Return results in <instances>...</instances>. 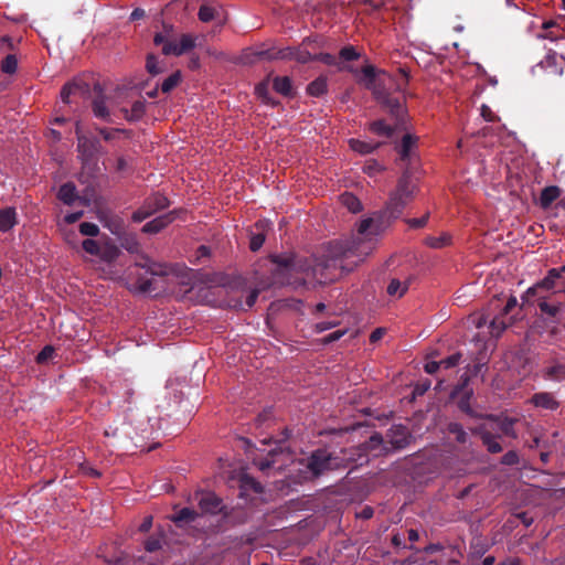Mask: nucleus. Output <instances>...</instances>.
Wrapping results in <instances>:
<instances>
[{
    "label": "nucleus",
    "mask_w": 565,
    "mask_h": 565,
    "mask_svg": "<svg viewBox=\"0 0 565 565\" xmlns=\"http://www.w3.org/2000/svg\"><path fill=\"white\" fill-rule=\"evenodd\" d=\"M371 253V242H330L320 258L307 259L306 274L299 278V284H306L308 280L331 284L353 271Z\"/></svg>",
    "instance_id": "f257e3e1"
},
{
    "label": "nucleus",
    "mask_w": 565,
    "mask_h": 565,
    "mask_svg": "<svg viewBox=\"0 0 565 565\" xmlns=\"http://www.w3.org/2000/svg\"><path fill=\"white\" fill-rule=\"evenodd\" d=\"M416 185L407 175H403L397 183L395 191L386 203V210L392 217H398L404 207L414 200Z\"/></svg>",
    "instance_id": "f03ea898"
},
{
    "label": "nucleus",
    "mask_w": 565,
    "mask_h": 565,
    "mask_svg": "<svg viewBox=\"0 0 565 565\" xmlns=\"http://www.w3.org/2000/svg\"><path fill=\"white\" fill-rule=\"evenodd\" d=\"M253 58L249 60V62L260 61V60H295L299 63H308L311 61H315L316 54H312L308 50V44L303 43L299 47H287L284 50L278 51H259L252 53Z\"/></svg>",
    "instance_id": "7ed1b4c3"
},
{
    "label": "nucleus",
    "mask_w": 565,
    "mask_h": 565,
    "mask_svg": "<svg viewBox=\"0 0 565 565\" xmlns=\"http://www.w3.org/2000/svg\"><path fill=\"white\" fill-rule=\"evenodd\" d=\"M565 290V265L558 268H552L547 271V275L534 286L530 287L525 297L530 298V296H536L540 292L551 291V290Z\"/></svg>",
    "instance_id": "20e7f679"
},
{
    "label": "nucleus",
    "mask_w": 565,
    "mask_h": 565,
    "mask_svg": "<svg viewBox=\"0 0 565 565\" xmlns=\"http://www.w3.org/2000/svg\"><path fill=\"white\" fill-rule=\"evenodd\" d=\"M270 259L278 266L279 273L288 277L289 282L299 284L296 279L306 274L307 258L296 259L292 255H275Z\"/></svg>",
    "instance_id": "39448f33"
},
{
    "label": "nucleus",
    "mask_w": 565,
    "mask_h": 565,
    "mask_svg": "<svg viewBox=\"0 0 565 565\" xmlns=\"http://www.w3.org/2000/svg\"><path fill=\"white\" fill-rule=\"evenodd\" d=\"M169 206V200L167 196L160 193H156L146 199L143 205L134 213L132 220L141 222L149 217L159 210H163Z\"/></svg>",
    "instance_id": "423d86ee"
},
{
    "label": "nucleus",
    "mask_w": 565,
    "mask_h": 565,
    "mask_svg": "<svg viewBox=\"0 0 565 565\" xmlns=\"http://www.w3.org/2000/svg\"><path fill=\"white\" fill-rule=\"evenodd\" d=\"M333 458L327 450L318 449L312 452L310 458L308 459V469L315 477H319L326 471L332 470L335 468Z\"/></svg>",
    "instance_id": "0eeeda50"
},
{
    "label": "nucleus",
    "mask_w": 565,
    "mask_h": 565,
    "mask_svg": "<svg viewBox=\"0 0 565 565\" xmlns=\"http://www.w3.org/2000/svg\"><path fill=\"white\" fill-rule=\"evenodd\" d=\"M196 36L192 34H182L179 41L166 42L162 47V53L164 55H175L180 56L184 53H188L192 49L195 47Z\"/></svg>",
    "instance_id": "6e6552de"
},
{
    "label": "nucleus",
    "mask_w": 565,
    "mask_h": 565,
    "mask_svg": "<svg viewBox=\"0 0 565 565\" xmlns=\"http://www.w3.org/2000/svg\"><path fill=\"white\" fill-rule=\"evenodd\" d=\"M100 148L97 139H89L85 136H78L77 152L83 163H88L95 159Z\"/></svg>",
    "instance_id": "1a4fd4ad"
},
{
    "label": "nucleus",
    "mask_w": 565,
    "mask_h": 565,
    "mask_svg": "<svg viewBox=\"0 0 565 565\" xmlns=\"http://www.w3.org/2000/svg\"><path fill=\"white\" fill-rule=\"evenodd\" d=\"M199 508L202 513L216 514L222 510V500L213 492H201Z\"/></svg>",
    "instance_id": "9d476101"
},
{
    "label": "nucleus",
    "mask_w": 565,
    "mask_h": 565,
    "mask_svg": "<svg viewBox=\"0 0 565 565\" xmlns=\"http://www.w3.org/2000/svg\"><path fill=\"white\" fill-rule=\"evenodd\" d=\"M178 213L179 211L175 210L151 220L143 225L142 232L149 234L159 233L175 220Z\"/></svg>",
    "instance_id": "9b49d317"
},
{
    "label": "nucleus",
    "mask_w": 565,
    "mask_h": 565,
    "mask_svg": "<svg viewBox=\"0 0 565 565\" xmlns=\"http://www.w3.org/2000/svg\"><path fill=\"white\" fill-rule=\"evenodd\" d=\"M386 437L393 448L399 449L407 446L409 433L405 426L397 425L388 429Z\"/></svg>",
    "instance_id": "f8f14e48"
},
{
    "label": "nucleus",
    "mask_w": 565,
    "mask_h": 565,
    "mask_svg": "<svg viewBox=\"0 0 565 565\" xmlns=\"http://www.w3.org/2000/svg\"><path fill=\"white\" fill-rule=\"evenodd\" d=\"M374 96L377 102L384 105L393 115H399L402 111V103L397 98L391 97L386 92L374 87Z\"/></svg>",
    "instance_id": "ddd939ff"
},
{
    "label": "nucleus",
    "mask_w": 565,
    "mask_h": 565,
    "mask_svg": "<svg viewBox=\"0 0 565 565\" xmlns=\"http://www.w3.org/2000/svg\"><path fill=\"white\" fill-rule=\"evenodd\" d=\"M363 450L366 454H372L373 456H380L387 451L386 446H384V440L379 433H374L369 440H366L362 445Z\"/></svg>",
    "instance_id": "4468645a"
},
{
    "label": "nucleus",
    "mask_w": 565,
    "mask_h": 565,
    "mask_svg": "<svg viewBox=\"0 0 565 565\" xmlns=\"http://www.w3.org/2000/svg\"><path fill=\"white\" fill-rule=\"evenodd\" d=\"M531 402L534 406L555 411L558 408L559 403L555 399L554 395L548 392L536 393L532 396Z\"/></svg>",
    "instance_id": "2eb2a0df"
},
{
    "label": "nucleus",
    "mask_w": 565,
    "mask_h": 565,
    "mask_svg": "<svg viewBox=\"0 0 565 565\" xmlns=\"http://www.w3.org/2000/svg\"><path fill=\"white\" fill-rule=\"evenodd\" d=\"M535 297L537 306L543 315H546L550 318H555L558 313H561V303L550 302L543 292H540Z\"/></svg>",
    "instance_id": "dca6fc26"
},
{
    "label": "nucleus",
    "mask_w": 565,
    "mask_h": 565,
    "mask_svg": "<svg viewBox=\"0 0 565 565\" xmlns=\"http://www.w3.org/2000/svg\"><path fill=\"white\" fill-rule=\"evenodd\" d=\"M87 92V86L78 83H66L61 89V98L64 103L70 104L72 96L83 97Z\"/></svg>",
    "instance_id": "f3484780"
},
{
    "label": "nucleus",
    "mask_w": 565,
    "mask_h": 565,
    "mask_svg": "<svg viewBox=\"0 0 565 565\" xmlns=\"http://www.w3.org/2000/svg\"><path fill=\"white\" fill-rule=\"evenodd\" d=\"M561 194L562 189L558 188L557 185H550L544 188L540 194L541 207L544 210L548 209L554 201L559 199Z\"/></svg>",
    "instance_id": "a211bd4d"
},
{
    "label": "nucleus",
    "mask_w": 565,
    "mask_h": 565,
    "mask_svg": "<svg viewBox=\"0 0 565 565\" xmlns=\"http://www.w3.org/2000/svg\"><path fill=\"white\" fill-rule=\"evenodd\" d=\"M479 435L482 444L486 446L490 454H499L503 450L501 444L499 443V436L484 429H481Z\"/></svg>",
    "instance_id": "6ab92c4d"
},
{
    "label": "nucleus",
    "mask_w": 565,
    "mask_h": 565,
    "mask_svg": "<svg viewBox=\"0 0 565 565\" xmlns=\"http://www.w3.org/2000/svg\"><path fill=\"white\" fill-rule=\"evenodd\" d=\"M239 490H241L239 495L245 497L250 491L254 493H262L263 487L253 477H250L248 475H242L239 478Z\"/></svg>",
    "instance_id": "aec40b11"
},
{
    "label": "nucleus",
    "mask_w": 565,
    "mask_h": 565,
    "mask_svg": "<svg viewBox=\"0 0 565 565\" xmlns=\"http://www.w3.org/2000/svg\"><path fill=\"white\" fill-rule=\"evenodd\" d=\"M120 111L126 120L137 121L141 119L146 113V102L145 99H138L132 104L131 109L121 108Z\"/></svg>",
    "instance_id": "412c9836"
},
{
    "label": "nucleus",
    "mask_w": 565,
    "mask_h": 565,
    "mask_svg": "<svg viewBox=\"0 0 565 565\" xmlns=\"http://www.w3.org/2000/svg\"><path fill=\"white\" fill-rule=\"evenodd\" d=\"M373 224L372 218H365L361 221V223L358 226V234L355 237H353L351 241L342 242L343 244H351L353 242H371L372 243V250L374 249V241L373 238L367 234V231L371 228Z\"/></svg>",
    "instance_id": "4be33fe9"
},
{
    "label": "nucleus",
    "mask_w": 565,
    "mask_h": 565,
    "mask_svg": "<svg viewBox=\"0 0 565 565\" xmlns=\"http://www.w3.org/2000/svg\"><path fill=\"white\" fill-rule=\"evenodd\" d=\"M273 88L276 93L286 96V97H292L294 96V89H292V82L290 77L288 76H276L273 78Z\"/></svg>",
    "instance_id": "5701e85b"
},
{
    "label": "nucleus",
    "mask_w": 565,
    "mask_h": 565,
    "mask_svg": "<svg viewBox=\"0 0 565 565\" xmlns=\"http://www.w3.org/2000/svg\"><path fill=\"white\" fill-rule=\"evenodd\" d=\"M513 323L512 319L510 318L509 320H507V316H504L503 313H499L495 317H493L491 320H490V333L491 335L493 337H500L502 334V332Z\"/></svg>",
    "instance_id": "b1692460"
},
{
    "label": "nucleus",
    "mask_w": 565,
    "mask_h": 565,
    "mask_svg": "<svg viewBox=\"0 0 565 565\" xmlns=\"http://www.w3.org/2000/svg\"><path fill=\"white\" fill-rule=\"evenodd\" d=\"M255 227L260 232L253 234L250 237L249 248L253 252L258 250L265 243V231L269 227V223L267 221H259L255 224Z\"/></svg>",
    "instance_id": "393cba45"
},
{
    "label": "nucleus",
    "mask_w": 565,
    "mask_h": 565,
    "mask_svg": "<svg viewBox=\"0 0 565 565\" xmlns=\"http://www.w3.org/2000/svg\"><path fill=\"white\" fill-rule=\"evenodd\" d=\"M19 64V51H12L2 57L0 70L3 74L12 75L17 72Z\"/></svg>",
    "instance_id": "a878e982"
},
{
    "label": "nucleus",
    "mask_w": 565,
    "mask_h": 565,
    "mask_svg": "<svg viewBox=\"0 0 565 565\" xmlns=\"http://www.w3.org/2000/svg\"><path fill=\"white\" fill-rule=\"evenodd\" d=\"M306 92L312 97H320L324 95L328 92V78L326 76L317 77L308 84Z\"/></svg>",
    "instance_id": "bb28decb"
},
{
    "label": "nucleus",
    "mask_w": 565,
    "mask_h": 565,
    "mask_svg": "<svg viewBox=\"0 0 565 565\" xmlns=\"http://www.w3.org/2000/svg\"><path fill=\"white\" fill-rule=\"evenodd\" d=\"M17 224V213L13 207L0 210V232H8Z\"/></svg>",
    "instance_id": "cd10ccee"
},
{
    "label": "nucleus",
    "mask_w": 565,
    "mask_h": 565,
    "mask_svg": "<svg viewBox=\"0 0 565 565\" xmlns=\"http://www.w3.org/2000/svg\"><path fill=\"white\" fill-rule=\"evenodd\" d=\"M269 82H270V77L267 76L263 82L258 83L255 87V94L266 105L276 106V105H278V102L274 100L269 94Z\"/></svg>",
    "instance_id": "c85d7f7f"
},
{
    "label": "nucleus",
    "mask_w": 565,
    "mask_h": 565,
    "mask_svg": "<svg viewBox=\"0 0 565 565\" xmlns=\"http://www.w3.org/2000/svg\"><path fill=\"white\" fill-rule=\"evenodd\" d=\"M57 198L66 205L73 204L77 198L76 188L74 183L67 182L61 185L57 193Z\"/></svg>",
    "instance_id": "c756f323"
},
{
    "label": "nucleus",
    "mask_w": 565,
    "mask_h": 565,
    "mask_svg": "<svg viewBox=\"0 0 565 565\" xmlns=\"http://www.w3.org/2000/svg\"><path fill=\"white\" fill-rule=\"evenodd\" d=\"M339 200L352 213H359L363 209L361 201L353 193L344 192L339 196Z\"/></svg>",
    "instance_id": "7c9ffc66"
},
{
    "label": "nucleus",
    "mask_w": 565,
    "mask_h": 565,
    "mask_svg": "<svg viewBox=\"0 0 565 565\" xmlns=\"http://www.w3.org/2000/svg\"><path fill=\"white\" fill-rule=\"evenodd\" d=\"M20 40L9 35H0V57L6 56L12 51H19Z\"/></svg>",
    "instance_id": "2f4dec72"
},
{
    "label": "nucleus",
    "mask_w": 565,
    "mask_h": 565,
    "mask_svg": "<svg viewBox=\"0 0 565 565\" xmlns=\"http://www.w3.org/2000/svg\"><path fill=\"white\" fill-rule=\"evenodd\" d=\"M425 244L430 248H444L451 244V235L441 233L437 236H428L425 238Z\"/></svg>",
    "instance_id": "473e14b6"
},
{
    "label": "nucleus",
    "mask_w": 565,
    "mask_h": 565,
    "mask_svg": "<svg viewBox=\"0 0 565 565\" xmlns=\"http://www.w3.org/2000/svg\"><path fill=\"white\" fill-rule=\"evenodd\" d=\"M543 376L547 380L562 381L565 380V364L556 363L543 371Z\"/></svg>",
    "instance_id": "72a5a7b5"
},
{
    "label": "nucleus",
    "mask_w": 565,
    "mask_h": 565,
    "mask_svg": "<svg viewBox=\"0 0 565 565\" xmlns=\"http://www.w3.org/2000/svg\"><path fill=\"white\" fill-rule=\"evenodd\" d=\"M198 512L190 508H183L170 518L172 522L179 524L181 522H192L198 518Z\"/></svg>",
    "instance_id": "f704fd0d"
},
{
    "label": "nucleus",
    "mask_w": 565,
    "mask_h": 565,
    "mask_svg": "<svg viewBox=\"0 0 565 565\" xmlns=\"http://www.w3.org/2000/svg\"><path fill=\"white\" fill-rule=\"evenodd\" d=\"M349 145L353 151L359 152L361 154L371 153L373 150H375L380 146V143H370V142L361 141L359 139H350Z\"/></svg>",
    "instance_id": "c9c22d12"
},
{
    "label": "nucleus",
    "mask_w": 565,
    "mask_h": 565,
    "mask_svg": "<svg viewBox=\"0 0 565 565\" xmlns=\"http://www.w3.org/2000/svg\"><path fill=\"white\" fill-rule=\"evenodd\" d=\"M93 113L96 117L108 120L109 111L106 106V100L103 96L96 97L92 104Z\"/></svg>",
    "instance_id": "e433bc0d"
},
{
    "label": "nucleus",
    "mask_w": 565,
    "mask_h": 565,
    "mask_svg": "<svg viewBox=\"0 0 565 565\" xmlns=\"http://www.w3.org/2000/svg\"><path fill=\"white\" fill-rule=\"evenodd\" d=\"M119 254H120V250L116 245L107 244L103 248H100L98 256L103 260L110 263V262L117 259Z\"/></svg>",
    "instance_id": "4c0bfd02"
},
{
    "label": "nucleus",
    "mask_w": 565,
    "mask_h": 565,
    "mask_svg": "<svg viewBox=\"0 0 565 565\" xmlns=\"http://www.w3.org/2000/svg\"><path fill=\"white\" fill-rule=\"evenodd\" d=\"M369 129L379 136L390 137L392 136L394 129L388 126L384 120H376L370 124Z\"/></svg>",
    "instance_id": "58836bf2"
},
{
    "label": "nucleus",
    "mask_w": 565,
    "mask_h": 565,
    "mask_svg": "<svg viewBox=\"0 0 565 565\" xmlns=\"http://www.w3.org/2000/svg\"><path fill=\"white\" fill-rule=\"evenodd\" d=\"M407 289H408L407 284H405V282L403 284L398 279H392L387 286V294L390 296H393V297L397 296L398 298H401L405 295Z\"/></svg>",
    "instance_id": "ea45409f"
},
{
    "label": "nucleus",
    "mask_w": 565,
    "mask_h": 565,
    "mask_svg": "<svg viewBox=\"0 0 565 565\" xmlns=\"http://www.w3.org/2000/svg\"><path fill=\"white\" fill-rule=\"evenodd\" d=\"M181 79H182V75H181L180 71L172 73L170 76H168L163 81V83L161 85V90L163 93H169L170 90H172L174 87H177L181 83Z\"/></svg>",
    "instance_id": "a19ab883"
},
{
    "label": "nucleus",
    "mask_w": 565,
    "mask_h": 565,
    "mask_svg": "<svg viewBox=\"0 0 565 565\" xmlns=\"http://www.w3.org/2000/svg\"><path fill=\"white\" fill-rule=\"evenodd\" d=\"M447 430L449 434L455 435V438L458 443L465 444L467 441L468 435L460 424L449 423L447 426Z\"/></svg>",
    "instance_id": "79ce46f5"
},
{
    "label": "nucleus",
    "mask_w": 565,
    "mask_h": 565,
    "mask_svg": "<svg viewBox=\"0 0 565 565\" xmlns=\"http://www.w3.org/2000/svg\"><path fill=\"white\" fill-rule=\"evenodd\" d=\"M515 422H516L515 419L509 418V417H505L504 419L499 420V428H500L501 433L505 436L516 438L518 435L514 429Z\"/></svg>",
    "instance_id": "37998d69"
},
{
    "label": "nucleus",
    "mask_w": 565,
    "mask_h": 565,
    "mask_svg": "<svg viewBox=\"0 0 565 565\" xmlns=\"http://www.w3.org/2000/svg\"><path fill=\"white\" fill-rule=\"evenodd\" d=\"M216 13L217 11L215 8L207 4H202L199 9L198 17L202 22H210L215 19Z\"/></svg>",
    "instance_id": "c03bdc74"
},
{
    "label": "nucleus",
    "mask_w": 565,
    "mask_h": 565,
    "mask_svg": "<svg viewBox=\"0 0 565 565\" xmlns=\"http://www.w3.org/2000/svg\"><path fill=\"white\" fill-rule=\"evenodd\" d=\"M360 56L361 54L352 45L344 46L339 52V57L343 61H355Z\"/></svg>",
    "instance_id": "a18cd8bd"
},
{
    "label": "nucleus",
    "mask_w": 565,
    "mask_h": 565,
    "mask_svg": "<svg viewBox=\"0 0 565 565\" xmlns=\"http://www.w3.org/2000/svg\"><path fill=\"white\" fill-rule=\"evenodd\" d=\"M362 73L364 77L367 79L366 87L374 92V87H377L375 79V68L372 65H366L362 67Z\"/></svg>",
    "instance_id": "49530a36"
},
{
    "label": "nucleus",
    "mask_w": 565,
    "mask_h": 565,
    "mask_svg": "<svg viewBox=\"0 0 565 565\" xmlns=\"http://www.w3.org/2000/svg\"><path fill=\"white\" fill-rule=\"evenodd\" d=\"M414 143H415V140L411 135H405L403 137L402 145H401V151H399L401 158L403 160L408 158L409 151H411L412 147L414 146Z\"/></svg>",
    "instance_id": "de8ad7c7"
},
{
    "label": "nucleus",
    "mask_w": 565,
    "mask_h": 565,
    "mask_svg": "<svg viewBox=\"0 0 565 565\" xmlns=\"http://www.w3.org/2000/svg\"><path fill=\"white\" fill-rule=\"evenodd\" d=\"M408 81H409V75H408L407 71L405 68H398L396 76H395L397 89L404 90L406 88V86L408 85Z\"/></svg>",
    "instance_id": "09e8293b"
},
{
    "label": "nucleus",
    "mask_w": 565,
    "mask_h": 565,
    "mask_svg": "<svg viewBox=\"0 0 565 565\" xmlns=\"http://www.w3.org/2000/svg\"><path fill=\"white\" fill-rule=\"evenodd\" d=\"M79 232L85 236H97L99 233V228L96 224L89 222H83L79 224Z\"/></svg>",
    "instance_id": "8fccbe9b"
},
{
    "label": "nucleus",
    "mask_w": 565,
    "mask_h": 565,
    "mask_svg": "<svg viewBox=\"0 0 565 565\" xmlns=\"http://www.w3.org/2000/svg\"><path fill=\"white\" fill-rule=\"evenodd\" d=\"M97 131L103 136V138L106 140V141H109V140H113L115 139V137L118 135V134H126V135H129V131L126 130V129H119V128H113V129H107V128H98Z\"/></svg>",
    "instance_id": "3c124183"
},
{
    "label": "nucleus",
    "mask_w": 565,
    "mask_h": 565,
    "mask_svg": "<svg viewBox=\"0 0 565 565\" xmlns=\"http://www.w3.org/2000/svg\"><path fill=\"white\" fill-rule=\"evenodd\" d=\"M82 246H83V249L89 255L98 256V254L100 252V247H99L98 243L92 238L84 239L82 243Z\"/></svg>",
    "instance_id": "603ef678"
},
{
    "label": "nucleus",
    "mask_w": 565,
    "mask_h": 565,
    "mask_svg": "<svg viewBox=\"0 0 565 565\" xmlns=\"http://www.w3.org/2000/svg\"><path fill=\"white\" fill-rule=\"evenodd\" d=\"M134 288L136 291L141 294L150 292L152 291V280L148 278H139Z\"/></svg>",
    "instance_id": "864d4df0"
},
{
    "label": "nucleus",
    "mask_w": 565,
    "mask_h": 565,
    "mask_svg": "<svg viewBox=\"0 0 565 565\" xmlns=\"http://www.w3.org/2000/svg\"><path fill=\"white\" fill-rule=\"evenodd\" d=\"M146 68L151 75H158L161 70L158 66V60L153 54H149L146 61Z\"/></svg>",
    "instance_id": "5fc2aeb1"
},
{
    "label": "nucleus",
    "mask_w": 565,
    "mask_h": 565,
    "mask_svg": "<svg viewBox=\"0 0 565 565\" xmlns=\"http://www.w3.org/2000/svg\"><path fill=\"white\" fill-rule=\"evenodd\" d=\"M461 353L457 352L455 354H451L450 356L440 361V365L441 367L444 369H451V367H455L459 364L460 360H461Z\"/></svg>",
    "instance_id": "6e6d98bb"
},
{
    "label": "nucleus",
    "mask_w": 565,
    "mask_h": 565,
    "mask_svg": "<svg viewBox=\"0 0 565 565\" xmlns=\"http://www.w3.org/2000/svg\"><path fill=\"white\" fill-rule=\"evenodd\" d=\"M520 461L519 455L514 450H510L505 452L501 458V463L505 466H514L518 465Z\"/></svg>",
    "instance_id": "4d7b16f0"
},
{
    "label": "nucleus",
    "mask_w": 565,
    "mask_h": 565,
    "mask_svg": "<svg viewBox=\"0 0 565 565\" xmlns=\"http://www.w3.org/2000/svg\"><path fill=\"white\" fill-rule=\"evenodd\" d=\"M79 471L83 475L92 477V478H100L102 477L100 471H98L97 469L90 467L88 463H85V462L79 465Z\"/></svg>",
    "instance_id": "13d9d810"
},
{
    "label": "nucleus",
    "mask_w": 565,
    "mask_h": 565,
    "mask_svg": "<svg viewBox=\"0 0 565 565\" xmlns=\"http://www.w3.org/2000/svg\"><path fill=\"white\" fill-rule=\"evenodd\" d=\"M148 267V270L152 274V275H156V276H164L168 274V267L166 265H162V264H156V263H151L150 265L147 266Z\"/></svg>",
    "instance_id": "bf43d9fd"
},
{
    "label": "nucleus",
    "mask_w": 565,
    "mask_h": 565,
    "mask_svg": "<svg viewBox=\"0 0 565 565\" xmlns=\"http://www.w3.org/2000/svg\"><path fill=\"white\" fill-rule=\"evenodd\" d=\"M145 548L148 552H156L161 548V540L159 537L151 536L145 542Z\"/></svg>",
    "instance_id": "052dcab7"
},
{
    "label": "nucleus",
    "mask_w": 565,
    "mask_h": 565,
    "mask_svg": "<svg viewBox=\"0 0 565 565\" xmlns=\"http://www.w3.org/2000/svg\"><path fill=\"white\" fill-rule=\"evenodd\" d=\"M315 61H320L327 65H337V58L335 56L329 54V53H319L316 54Z\"/></svg>",
    "instance_id": "680f3d73"
},
{
    "label": "nucleus",
    "mask_w": 565,
    "mask_h": 565,
    "mask_svg": "<svg viewBox=\"0 0 565 565\" xmlns=\"http://www.w3.org/2000/svg\"><path fill=\"white\" fill-rule=\"evenodd\" d=\"M516 305V298L514 296H510L500 312L503 313L504 316H508L512 312V310L515 309Z\"/></svg>",
    "instance_id": "e2e57ef3"
},
{
    "label": "nucleus",
    "mask_w": 565,
    "mask_h": 565,
    "mask_svg": "<svg viewBox=\"0 0 565 565\" xmlns=\"http://www.w3.org/2000/svg\"><path fill=\"white\" fill-rule=\"evenodd\" d=\"M345 334L344 330H337L328 335H326L321 342L323 344H329L331 342L338 341L340 338H342Z\"/></svg>",
    "instance_id": "0e129e2a"
},
{
    "label": "nucleus",
    "mask_w": 565,
    "mask_h": 565,
    "mask_svg": "<svg viewBox=\"0 0 565 565\" xmlns=\"http://www.w3.org/2000/svg\"><path fill=\"white\" fill-rule=\"evenodd\" d=\"M363 170L369 175H374L375 173L382 171V167L377 162L371 161L364 166Z\"/></svg>",
    "instance_id": "69168bd1"
},
{
    "label": "nucleus",
    "mask_w": 565,
    "mask_h": 565,
    "mask_svg": "<svg viewBox=\"0 0 565 565\" xmlns=\"http://www.w3.org/2000/svg\"><path fill=\"white\" fill-rule=\"evenodd\" d=\"M52 354H53V348H52V347H50V345H46V347H44V348H43V350L38 354V356H36V361H38L39 363H41V362H43V361L47 360L49 358H51V356H52Z\"/></svg>",
    "instance_id": "338daca9"
},
{
    "label": "nucleus",
    "mask_w": 565,
    "mask_h": 565,
    "mask_svg": "<svg viewBox=\"0 0 565 565\" xmlns=\"http://www.w3.org/2000/svg\"><path fill=\"white\" fill-rule=\"evenodd\" d=\"M458 406L459 408L465 412L466 414L472 416L473 415V412H472V408L470 406V403H469V397L467 398H461L458 403Z\"/></svg>",
    "instance_id": "774afa93"
}]
</instances>
